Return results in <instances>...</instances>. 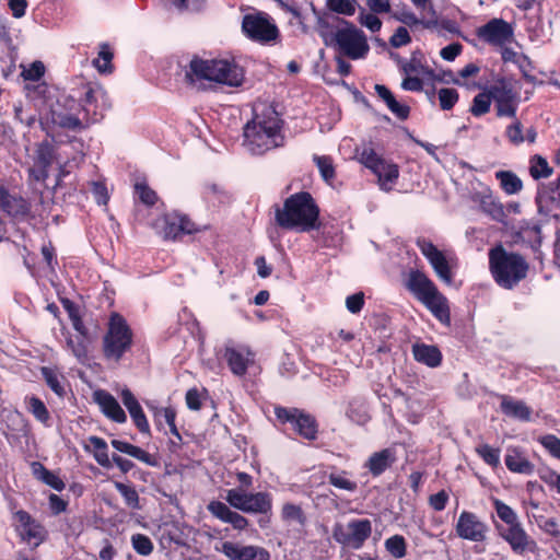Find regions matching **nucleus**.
Instances as JSON below:
<instances>
[{
  "instance_id": "4d7b16f0",
  "label": "nucleus",
  "mask_w": 560,
  "mask_h": 560,
  "mask_svg": "<svg viewBox=\"0 0 560 560\" xmlns=\"http://www.w3.org/2000/svg\"><path fill=\"white\" fill-rule=\"evenodd\" d=\"M540 445L548 451V453L560 459V439L555 434H546L538 438Z\"/></svg>"
},
{
  "instance_id": "393cba45",
  "label": "nucleus",
  "mask_w": 560,
  "mask_h": 560,
  "mask_svg": "<svg viewBox=\"0 0 560 560\" xmlns=\"http://www.w3.org/2000/svg\"><path fill=\"white\" fill-rule=\"evenodd\" d=\"M396 462V453L393 448H384L373 453L364 463L373 477H378L393 466Z\"/></svg>"
},
{
  "instance_id": "a878e982",
  "label": "nucleus",
  "mask_w": 560,
  "mask_h": 560,
  "mask_svg": "<svg viewBox=\"0 0 560 560\" xmlns=\"http://www.w3.org/2000/svg\"><path fill=\"white\" fill-rule=\"evenodd\" d=\"M110 444L116 451L127 454L150 467L160 466V459L158 455L151 454L137 445L116 439L112 440Z\"/></svg>"
},
{
  "instance_id": "c85d7f7f",
  "label": "nucleus",
  "mask_w": 560,
  "mask_h": 560,
  "mask_svg": "<svg viewBox=\"0 0 560 560\" xmlns=\"http://www.w3.org/2000/svg\"><path fill=\"white\" fill-rule=\"evenodd\" d=\"M500 399V408L505 416L524 422L530 421L532 409L523 400H516L508 395H501Z\"/></svg>"
},
{
  "instance_id": "2f4dec72",
  "label": "nucleus",
  "mask_w": 560,
  "mask_h": 560,
  "mask_svg": "<svg viewBox=\"0 0 560 560\" xmlns=\"http://www.w3.org/2000/svg\"><path fill=\"white\" fill-rule=\"evenodd\" d=\"M32 470L33 475L38 480L51 487L54 490L60 492L66 488L63 480L59 476L47 469L42 463L34 462L32 464Z\"/></svg>"
},
{
  "instance_id": "9d476101",
  "label": "nucleus",
  "mask_w": 560,
  "mask_h": 560,
  "mask_svg": "<svg viewBox=\"0 0 560 560\" xmlns=\"http://www.w3.org/2000/svg\"><path fill=\"white\" fill-rule=\"evenodd\" d=\"M340 22L345 27L338 28L330 35V40L326 38L325 43L334 45L341 56L352 60L365 58L370 46L364 32L346 20H340Z\"/></svg>"
},
{
  "instance_id": "e2e57ef3",
  "label": "nucleus",
  "mask_w": 560,
  "mask_h": 560,
  "mask_svg": "<svg viewBox=\"0 0 560 560\" xmlns=\"http://www.w3.org/2000/svg\"><path fill=\"white\" fill-rule=\"evenodd\" d=\"M539 478L550 489H555L560 494V472L546 468L539 471Z\"/></svg>"
},
{
  "instance_id": "69168bd1",
  "label": "nucleus",
  "mask_w": 560,
  "mask_h": 560,
  "mask_svg": "<svg viewBox=\"0 0 560 560\" xmlns=\"http://www.w3.org/2000/svg\"><path fill=\"white\" fill-rule=\"evenodd\" d=\"M411 43V36L405 26L396 28L395 33L389 38V44L394 48H399Z\"/></svg>"
},
{
  "instance_id": "680f3d73",
  "label": "nucleus",
  "mask_w": 560,
  "mask_h": 560,
  "mask_svg": "<svg viewBox=\"0 0 560 560\" xmlns=\"http://www.w3.org/2000/svg\"><path fill=\"white\" fill-rule=\"evenodd\" d=\"M208 511L221 522H226L232 510L223 502L213 500L208 504Z\"/></svg>"
},
{
  "instance_id": "4c0bfd02",
  "label": "nucleus",
  "mask_w": 560,
  "mask_h": 560,
  "mask_svg": "<svg viewBox=\"0 0 560 560\" xmlns=\"http://www.w3.org/2000/svg\"><path fill=\"white\" fill-rule=\"evenodd\" d=\"M89 442L94 447L93 456L96 463L104 468H112L113 460L108 456V447L106 441L100 436L92 435L89 438Z\"/></svg>"
},
{
  "instance_id": "dca6fc26",
  "label": "nucleus",
  "mask_w": 560,
  "mask_h": 560,
  "mask_svg": "<svg viewBox=\"0 0 560 560\" xmlns=\"http://www.w3.org/2000/svg\"><path fill=\"white\" fill-rule=\"evenodd\" d=\"M13 527L20 539L33 544L37 548L48 538V532L43 524L36 521L27 511L19 510L13 513Z\"/></svg>"
},
{
  "instance_id": "052dcab7",
  "label": "nucleus",
  "mask_w": 560,
  "mask_h": 560,
  "mask_svg": "<svg viewBox=\"0 0 560 560\" xmlns=\"http://www.w3.org/2000/svg\"><path fill=\"white\" fill-rule=\"evenodd\" d=\"M207 0H170V2L180 12H199L206 5Z\"/></svg>"
},
{
  "instance_id": "cd10ccee",
  "label": "nucleus",
  "mask_w": 560,
  "mask_h": 560,
  "mask_svg": "<svg viewBox=\"0 0 560 560\" xmlns=\"http://www.w3.org/2000/svg\"><path fill=\"white\" fill-rule=\"evenodd\" d=\"M413 359L429 368H438L442 363V352L434 345L415 343L411 348Z\"/></svg>"
},
{
  "instance_id": "4468645a",
  "label": "nucleus",
  "mask_w": 560,
  "mask_h": 560,
  "mask_svg": "<svg viewBox=\"0 0 560 560\" xmlns=\"http://www.w3.org/2000/svg\"><path fill=\"white\" fill-rule=\"evenodd\" d=\"M498 118H515L520 95L511 80L500 77L489 86Z\"/></svg>"
},
{
  "instance_id": "b1692460",
  "label": "nucleus",
  "mask_w": 560,
  "mask_h": 560,
  "mask_svg": "<svg viewBox=\"0 0 560 560\" xmlns=\"http://www.w3.org/2000/svg\"><path fill=\"white\" fill-rule=\"evenodd\" d=\"M94 400L100 406L102 412L112 421L125 423L127 416L117 399L104 389L94 393Z\"/></svg>"
},
{
  "instance_id": "6ab92c4d",
  "label": "nucleus",
  "mask_w": 560,
  "mask_h": 560,
  "mask_svg": "<svg viewBox=\"0 0 560 560\" xmlns=\"http://www.w3.org/2000/svg\"><path fill=\"white\" fill-rule=\"evenodd\" d=\"M476 35L486 44L501 47L512 39L513 27L503 19L493 18L485 25L477 27Z\"/></svg>"
},
{
  "instance_id": "de8ad7c7",
  "label": "nucleus",
  "mask_w": 560,
  "mask_h": 560,
  "mask_svg": "<svg viewBox=\"0 0 560 560\" xmlns=\"http://www.w3.org/2000/svg\"><path fill=\"white\" fill-rule=\"evenodd\" d=\"M385 548L395 559H401L407 555V542L401 535H394L387 538L385 540Z\"/></svg>"
},
{
  "instance_id": "f03ea898",
  "label": "nucleus",
  "mask_w": 560,
  "mask_h": 560,
  "mask_svg": "<svg viewBox=\"0 0 560 560\" xmlns=\"http://www.w3.org/2000/svg\"><path fill=\"white\" fill-rule=\"evenodd\" d=\"M282 119L272 105L262 104L254 108V116L244 126L243 144L254 155H262L266 152L281 147Z\"/></svg>"
},
{
  "instance_id": "423d86ee",
  "label": "nucleus",
  "mask_w": 560,
  "mask_h": 560,
  "mask_svg": "<svg viewBox=\"0 0 560 560\" xmlns=\"http://www.w3.org/2000/svg\"><path fill=\"white\" fill-rule=\"evenodd\" d=\"M488 256L491 276L500 288L513 290L527 278L529 264L522 254L497 245L489 250Z\"/></svg>"
},
{
  "instance_id": "5701e85b",
  "label": "nucleus",
  "mask_w": 560,
  "mask_h": 560,
  "mask_svg": "<svg viewBox=\"0 0 560 560\" xmlns=\"http://www.w3.org/2000/svg\"><path fill=\"white\" fill-rule=\"evenodd\" d=\"M224 359L234 375L243 376L246 374L248 365L254 363L255 353L248 348L226 347Z\"/></svg>"
},
{
  "instance_id": "7ed1b4c3",
  "label": "nucleus",
  "mask_w": 560,
  "mask_h": 560,
  "mask_svg": "<svg viewBox=\"0 0 560 560\" xmlns=\"http://www.w3.org/2000/svg\"><path fill=\"white\" fill-rule=\"evenodd\" d=\"M275 222L283 230L310 232L322 225L320 209L308 191H299L289 196L283 206L276 205Z\"/></svg>"
},
{
  "instance_id": "aec40b11",
  "label": "nucleus",
  "mask_w": 560,
  "mask_h": 560,
  "mask_svg": "<svg viewBox=\"0 0 560 560\" xmlns=\"http://www.w3.org/2000/svg\"><path fill=\"white\" fill-rule=\"evenodd\" d=\"M215 549L222 552L229 560H270V553L260 546H243L233 541H223Z\"/></svg>"
},
{
  "instance_id": "58836bf2",
  "label": "nucleus",
  "mask_w": 560,
  "mask_h": 560,
  "mask_svg": "<svg viewBox=\"0 0 560 560\" xmlns=\"http://www.w3.org/2000/svg\"><path fill=\"white\" fill-rule=\"evenodd\" d=\"M313 162L317 166L323 180L326 184L331 185L332 180L336 178V168L332 158L330 155L315 154L313 156Z\"/></svg>"
},
{
  "instance_id": "ddd939ff",
  "label": "nucleus",
  "mask_w": 560,
  "mask_h": 560,
  "mask_svg": "<svg viewBox=\"0 0 560 560\" xmlns=\"http://www.w3.org/2000/svg\"><path fill=\"white\" fill-rule=\"evenodd\" d=\"M372 534L369 518H352L347 524L336 523L332 527L334 539L343 547L361 549Z\"/></svg>"
},
{
  "instance_id": "f257e3e1",
  "label": "nucleus",
  "mask_w": 560,
  "mask_h": 560,
  "mask_svg": "<svg viewBox=\"0 0 560 560\" xmlns=\"http://www.w3.org/2000/svg\"><path fill=\"white\" fill-rule=\"evenodd\" d=\"M84 93L77 100L72 95L62 96L50 109L51 122L66 130L80 132L91 122L103 118V109L97 105L100 98L106 97V92L91 84L83 86Z\"/></svg>"
},
{
  "instance_id": "774afa93",
  "label": "nucleus",
  "mask_w": 560,
  "mask_h": 560,
  "mask_svg": "<svg viewBox=\"0 0 560 560\" xmlns=\"http://www.w3.org/2000/svg\"><path fill=\"white\" fill-rule=\"evenodd\" d=\"M448 499V493L445 490H441L429 497V504L434 511L441 512L446 508Z\"/></svg>"
},
{
  "instance_id": "bb28decb",
  "label": "nucleus",
  "mask_w": 560,
  "mask_h": 560,
  "mask_svg": "<svg viewBox=\"0 0 560 560\" xmlns=\"http://www.w3.org/2000/svg\"><path fill=\"white\" fill-rule=\"evenodd\" d=\"M504 463L506 468L514 474L532 475L535 465L525 456L518 447H510L506 451Z\"/></svg>"
},
{
  "instance_id": "c756f323",
  "label": "nucleus",
  "mask_w": 560,
  "mask_h": 560,
  "mask_svg": "<svg viewBox=\"0 0 560 560\" xmlns=\"http://www.w3.org/2000/svg\"><path fill=\"white\" fill-rule=\"evenodd\" d=\"M375 93L386 104L387 108L400 120L408 119L410 107L407 104L399 103L393 92L383 84H375Z\"/></svg>"
},
{
  "instance_id": "f8f14e48",
  "label": "nucleus",
  "mask_w": 560,
  "mask_h": 560,
  "mask_svg": "<svg viewBox=\"0 0 560 560\" xmlns=\"http://www.w3.org/2000/svg\"><path fill=\"white\" fill-rule=\"evenodd\" d=\"M273 412L279 423L289 424L300 438L310 442L318 438L319 423L315 416L304 409L276 406Z\"/></svg>"
},
{
  "instance_id": "473e14b6",
  "label": "nucleus",
  "mask_w": 560,
  "mask_h": 560,
  "mask_svg": "<svg viewBox=\"0 0 560 560\" xmlns=\"http://www.w3.org/2000/svg\"><path fill=\"white\" fill-rule=\"evenodd\" d=\"M55 159L54 145L48 141H43L36 150V164L43 173V178L48 176V168L52 165Z\"/></svg>"
},
{
  "instance_id": "4be33fe9",
  "label": "nucleus",
  "mask_w": 560,
  "mask_h": 560,
  "mask_svg": "<svg viewBox=\"0 0 560 560\" xmlns=\"http://www.w3.org/2000/svg\"><path fill=\"white\" fill-rule=\"evenodd\" d=\"M120 398L138 431L142 434L151 435L147 416L133 393L129 388H124L120 393Z\"/></svg>"
},
{
  "instance_id": "6e6552de",
  "label": "nucleus",
  "mask_w": 560,
  "mask_h": 560,
  "mask_svg": "<svg viewBox=\"0 0 560 560\" xmlns=\"http://www.w3.org/2000/svg\"><path fill=\"white\" fill-rule=\"evenodd\" d=\"M133 346V331L127 319L119 313L109 315L106 331L102 338V355L105 361L119 363Z\"/></svg>"
},
{
  "instance_id": "0eeeda50",
  "label": "nucleus",
  "mask_w": 560,
  "mask_h": 560,
  "mask_svg": "<svg viewBox=\"0 0 560 560\" xmlns=\"http://www.w3.org/2000/svg\"><path fill=\"white\" fill-rule=\"evenodd\" d=\"M492 505L498 517L506 524L502 527L495 524L500 537L505 540L515 555L523 556L526 552L537 553L539 548L536 542L524 529L518 521L516 512L500 499L493 498Z\"/></svg>"
},
{
  "instance_id": "9b49d317",
  "label": "nucleus",
  "mask_w": 560,
  "mask_h": 560,
  "mask_svg": "<svg viewBox=\"0 0 560 560\" xmlns=\"http://www.w3.org/2000/svg\"><path fill=\"white\" fill-rule=\"evenodd\" d=\"M151 228L164 241H180L184 235H191L205 230L182 212H165L151 222Z\"/></svg>"
},
{
  "instance_id": "09e8293b",
  "label": "nucleus",
  "mask_w": 560,
  "mask_h": 560,
  "mask_svg": "<svg viewBox=\"0 0 560 560\" xmlns=\"http://www.w3.org/2000/svg\"><path fill=\"white\" fill-rule=\"evenodd\" d=\"M475 451L487 465L493 468H497L500 465V448H495L483 443L478 445Z\"/></svg>"
},
{
  "instance_id": "3c124183",
  "label": "nucleus",
  "mask_w": 560,
  "mask_h": 560,
  "mask_svg": "<svg viewBox=\"0 0 560 560\" xmlns=\"http://www.w3.org/2000/svg\"><path fill=\"white\" fill-rule=\"evenodd\" d=\"M392 16L396 21H399L400 23H402L411 28L413 26H417L420 24L423 25L424 27H429V25H430L429 22L418 19L417 15L411 10L407 9L406 7H404L401 10L394 11L392 13Z\"/></svg>"
},
{
  "instance_id": "e433bc0d",
  "label": "nucleus",
  "mask_w": 560,
  "mask_h": 560,
  "mask_svg": "<svg viewBox=\"0 0 560 560\" xmlns=\"http://www.w3.org/2000/svg\"><path fill=\"white\" fill-rule=\"evenodd\" d=\"M495 178L500 182L501 188L508 195H514L522 190L523 183L521 178L511 171H498Z\"/></svg>"
},
{
  "instance_id": "a211bd4d",
  "label": "nucleus",
  "mask_w": 560,
  "mask_h": 560,
  "mask_svg": "<svg viewBox=\"0 0 560 560\" xmlns=\"http://www.w3.org/2000/svg\"><path fill=\"white\" fill-rule=\"evenodd\" d=\"M416 245L421 254L427 258L436 276L445 283L451 284L453 272L451 266L443 254L430 240L418 237Z\"/></svg>"
},
{
  "instance_id": "c03bdc74",
  "label": "nucleus",
  "mask_w": 560,
  "mask_h": 560,
  "mask_svg": "<svg viewBox=\"0 0 560 560\" xmlns=\"http://www.w3.org/2000/svg\"><path fill=\"white\" fill-rule=\"evenodd\" d=\"M133 192L139 201L147 207H153L159 200L158 194L145 182L136 183Z\"/></svg>"
},
{
  "instance_id": "1a4fd4ad",
  "label": "nucleus",
  "mask_w": 560,
  "mask_h": 560,
  "mask_svg": "<svg viewBox=\"0 0 560 560\" xmlns=\"http://www.w3.org/2000/svg\"><path fill=\"white\" fill-rule=\"evenodd\" d=\"M238 488L226 491L225 500L234 509L248 514H270L272 511V495L267 491L247 492L253 486V476L240 471L236 474Z\"/></svg>"
},
{
  "instance_id": "39448f33",
  "label": "nucleus",
  "mask_w": 560,
  "mask_h": 560,
  "mask_svg": "<svg viewBox=\"0 0 560 560\" xmlns=\"http://www.w3.org/2000/svg\"><path fill=\"white\" fill-rule=\"evenodd\" d=\"M404 287L443 325L451 326V308L447 298L440 292L427 273L410 269L404 279Z\"/></svg>"
},
{
  "instance_id": "7c9ffc66",
  "label": "nucleus",
  "mask_w": 560,
  "mask_h": 560,
  "mask_svg": "<svg viewBox=\"0 0 560 560\" xmlns=\"http://www.w3.org/2000/svg\"><path fill=\"white\" fill-rule=\"evenodd\" d=\"M25 404L27 411L32 413V416L40 422L44 427H50L51 425V417L50 412L47 409L44 401L38 398L37 396H26L25 397Z\"/></svg>"
},
{
  "instance_id": "bf43d9fd",
  "label": "nucleus",
  "mask_w": 560,
  "mask_h": 560,
  "mask_svg": "<svg viewBox=\"0 0 560 560\" xmlns=\"http://www.w3.org/2000/svg\"><path fill=\"white\" fill-rule=\"evenodd\" d=\"M45 74V66L42 61L36 60L30 65L28 68H24L21 77L25 81H38Z\"/></svg>"
},
{
  "instance_id": "f3484780",
  "label": "nucleus",
  "mask_w": 560,
  "mask_h": 560,
  "mask_svg": "<svg viewBox=\"0 0 560 560\" xmlns=\"http://www.w3.org/2000/svg\"><path fill=\"white\" fill-rule=\"evenodd\" d=\"M457 537L471 542H485L489 534V525L475 512L464 510L454 525Z\"/></svg>"
},
{
  "instance_id": "6e6d98bb",
  "label": "nucleus",
  "mask_w": 560,
  "mask_h": 560,
  "mask_svg": "<svg viewBox=\"0 0 560 560\" xmlns=\"http://www.w3.org/2000/svg\"><path fill=\"white\" fill-rule=\"evenodd\" d=\"M513 119L514 121L505 129V137L513 145H520L525 141L523 135V125L516 117Z\"/></svg>"
},
{
  "instance_id": "8fccbe9b",
  "label": "nucleus",
  "mask_w": 560,
  "mask_h": 560,
  "mask_svg": "<svg viewBox=\"0 0 560 560\" xmlns=\"http://www.w3.org/2000/svg\"><path fill=\"white\" fill-rule=\"evenodd\" d=\"M529 172L534 179H539L549 177L552 174V168L549 166L545 158L535 155L530 160Z\"/></svg>"
},
{
  "instance_id": "49530a36",
  "label": "nucleus",
  "mask_w": 560,
  "mask_h": 560,
  "mask_svg": "<svg viewBox=\"0 0 560 560\" xmlns=\"http://www.w3.org/2000/svg\"><path fill=\"white\" fill-rule=\"evenodd\" d=\"M133 550L140 556H150L154 550L151 538L144 534L136 533L130 538Z\"/></svg>"
},
{
  "instance_id": "864d4df0",
  "label": "nucleus",
  "mask_w": 560,
  "mask_h": 560,
  "mask_svg": "<svg viewBox=\"0 0 560 560\" xmlns=\"http://www.w3.org/2000/svg\"><path fill=\"white\" fill-rule=\"evenodd\" d=\"M438 95L442 110H451L459 100L458 92L452 88L440 89Z\"/></svg>"
},
{
  "instance_id": "72a5a7b5",
  "label": "nucleus",
  "mask_w": 560,
  "mask_h": 560,
  "mask_svg": "<svg viewBox=\"0 0 560 560\" xmlns=\"http://www.w3.org/2000/svg\"><path fill=\"white\" fill-rule=\"evenodd\" d=\"M40 374L46 383V385L60 398H63L66 395V389L62 384L65 377L58 372L57 369L43 366L40 369Z\"/></svg>"
},
{
  "instance_id": "13d9d810",
  "label": "nucleus",
  "mask_w": 560,
  "mask_h": 560,
  "mask_svg": "<svg viewBox=\"0 0 560 560\" xmlns=\"http://www.w3.org/2000/svg\"><path fill=\"white\" fill-rule=\"evenodd\" d=\"M355 0H328V8L339 14L353 15L355 12Z\"/></svg>"
},
{
  "instance_id": "2eb2a0df",
  "label": "nucleus",
  "mask_w": 560,
  "mask_h": 560,
  "mask_svg": "<svg viewBox=\"0 0 560 560\" xmlns=\"http://www.w3.org/2000/svg\"><path fill=\"white\" fill-rule=\"evenodd\" d=\"M242 30L247 38L260 44L275 42L280 35L278 26L262 12L244 15Z\"/></svg>"
},
{
  "instance_id": "c9c22d12",
  "label": "nucleus",
  "mask_w": 560,
  "mask_h": 560,
  "mask_svg": "<svg viewBox=\"0 0 560 560\" xmlns=\"http://www.w3.org/2000/svg\"><path fill=\"white\" fill-rule=\"evenodd\" d=\"M153 412L154 423L158 430L163 429V422H165L170 429L176 431V410L172 406L167 407H150Z\"/></svg>"
},
{
  "instance_id": "603ef678",
  "label": "nucleus",
  "mask_w": 560,
  "mask_h": 560,
  "mask_svg": "<svg viewBox=\"0 0 560 560\" xmlns=\"http://www.w3.org/2000/svg\"><path fill=\"white\" fill-rule=\"evenodd\" d=\"M377 172L374 174L378 177V180L382 183H390L393 184L399 176L398 166L394 163H387L385 160L380 165Z\"/></svg>"
},
{
  "instance_id": "79ce46f5",
  "label": "nucleus",
  "mask_w": 560,
  "mask_h": 560,
  "mask_svg": "<svg viewBox=\"0 0 560 560\" xmlns=\"http://www.w3.org/2000/svg\"><path fill=\"white\" fill-rule=\"evenodd\" d=\"M491 93L488 88L487 91L478 93L471 102V106L469 108L470 114L474 117H481L490 112L491 107Z\"/></svg>"
},
{
  "instance_id": "412c9836",
  "label": "nucleus",
  "mask_w": 560,
  "mask_h": 560,
  "mask_svg": "<svg viewBox=\"0 0 560 560\" xmlns=\"http://www.w3.org/2000/svg\"><path fill=\"white\" fill-rule=\"evenodd\" d=\"M0 211L11 218H25L31 213V203L20 195L10 194L9 189L0 184Z\"/></svg>"
},
{
  "instance_id": "a18cd8bd",
  "label": "nucleus",
  "mask_w": 560,
  "mask_h": 560,
  "mask_svg": "<svg viewBox=\"0 0 560 560\" xmlns=\"http://www.w3.org/2000/svg\"><path fill=\"white\" fill-rule=\"evenodd\" d=\"M85 339L86 337H82L81 335L75 338H67L68 349L81 363H84L89 360V351Z\"/></svg>"
},
{
  "instance_id": "a19ab883",
  "label": "nucleus",
  "mask_w": 560,
  "mask_h": 560,
  "mask_svg": "<svg viewBox=\"0 0 560 560\" xmlns=\"http://www.w3.org/2000/svg\"><path fill=\"white\" fill-rule=\"evenodd\" d=\"M113 58L114 52L112 47L107 43H102L100 45L98 57L93 60L94 67L101 73H112L113 72Z\"/></svg>"
},
{
  "instance_id": "5fc2aeb1",
  "label": "nucleus",
  "mask_w": 560,
  "mask_h": 560,
  "mask_svg": "<svg viewBox=\"0 0 560 560\" xmlns=\"http://www.w3.org/2000/svg\"><path fill=\"white\" fill-rule=\"evenodd\" d=\"M383 161L384 159H382L372 148H364L360 154V162L373 173L378 171L377 167L382 165Z\"/></svg>"
},
{
  "instance_id": "f704fd0d",
  "label": "nucleus",
  "mask_w": 560,
  "mask_h": 560,
  "mask_svg": "<svg viewBox=\"0 0 560 560\" xmlns=\"http://www.w3.org/2000/svg\"><path fill=\"white\" fill-rule=\"evenodd\" d=\"M114 487L122 497L124 503L128 509L133 511L141 510L140 497L135 486L115 481Z\"/></svg>"
},
{
  "instance_id": "338daca9",
  "label": "nucleus",
  "mask_w": 560,
  "mask_h": 560,
  "mask_svg": "<svg viewBox=\"0 0 560 560\" xmlns=\"http://www.w3.org/2000/svg\"><path fill=\"white\" fill-rule=\"evenodd\" d=\"M376 14L372 11L370 13L362 11L359 18L360 23L373 33L378 32L382 27V21Z\"/></svg>"
},
{
  "instance_id": "0e129e2a",
  "label": "nucleus",
  "mask_w": 560,
  "mask_h": 560,
  "mask_svg": "<svg viewBox=\"0 0 560 560\" xmlns=\"http://www.w3.org/2000/svg\"><path fill=\"white\" fill-rule=\"evenodd\" d=\"M538 526L545 534L560 541V527L556 518L541 517L538 522Z\"/></svg>"
},
{
  "instance_id": "ea45409f",
  "label": "nucleus",
  "mask_w": 560,
  "mask_h": 560,
  "mask_svg": "<svg viewBox=\"0 0 560 560\" xmlns=\"http://www.w3.org/2000/svg\"><path fill=\"white\" fill-rule=\"evenodd\" d=\"M350 476L351 472L347 470L332 471L328 475V483L335 488L354 492L358 489V483Z\"/></svg>"
},
{
  "instance_id": "20e7f679",
  "label": "nucleus",
  "mask_w": 560,
  "mask_h": 560,
  "mask_svg": "<svg viewBox=\"0 0 560 560\" xmlns=\"http://www.w3.org/2000/svg\"><path fill=\"white\" fill-rule=\"evenodd\" d=\"M185 80L189 84L207 80L229 86H241L244 82V70L235 61L202 59L195 55L185 67Z\"/></svg>"
},
{
  "instance_id": "37998d69",
  "label": "nucleus",
  "mask_w": 560,
  "mask_h": 560,
  "mask_svg": "<svg viewBox=\"0 0 560 560\" xmlns=\"http://www.w3.org/2000/svg\"><path fill=\"white\" fill-rule=\"evenodd\" d=\"M281 518L283 522H287V523L295 522L302 526L305 525V523H306V516H305V513H304L303 509L301 508V505L290 503V502L284 503L282 505Z\"/></svg>"
}]
</instances>
